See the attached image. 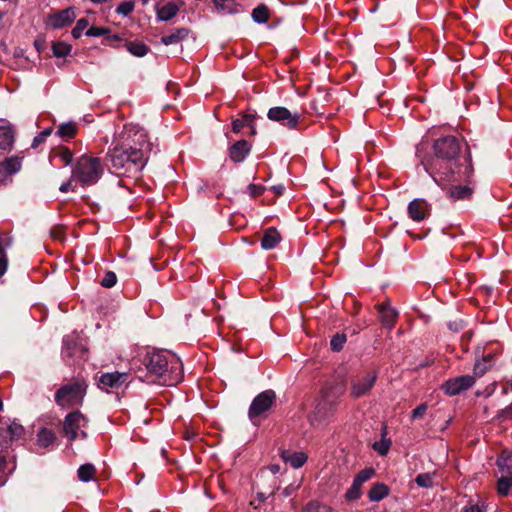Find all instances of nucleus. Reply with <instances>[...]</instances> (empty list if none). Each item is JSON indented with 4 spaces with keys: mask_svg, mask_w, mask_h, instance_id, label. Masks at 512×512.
Instances as JSON below:
<instances>
[{
    "mask_svg": "<svg viewBox=\"0 0 512 512\" xmlns=\"http://www.w3.org/2000/svg\"><path fill=\"white\" fill-rule=\"evenodd\" d=\"M462 147V141L453 135L434 140L432 154L426 155L421 164L437 184L467 181L472 176L471 157L462 152Z\"/></svg>",
    "mask_w": 512,
    "mask_h": 512,
    "instance_id": "1",
    "label": "nucleus"
},
{
    "mask_svg": "<svg viewBox=\"0 0 512 512\" xmlns=\"http://www.w3.org/2000/svg\"><path fill=\"white\" fill-rule=\"evenodd\" d=\"M137 145L133 146L128 138L107 153L106 160L109 169L117 175L136 174L142 170L145 164L144 145L146 136L142 132L135 133Z\"/></svg>",
    "mask_w": 512,
    "mask_h": 512,
    "instance_id": "2",
    "label": "nucleus"
},
{
    "mask_svg": "<svg viewBox=\"0 0 512 512\" xmlns=\"http://www.w3.org/2000/svg\"><path fill=\"white\" fill-rule=\"evenodd\" d=\"M102 174L101 160L91 155H83L78 159L72 171V179L86 187L97 183Z\"/></svg>",
    "mask_w": 512,
    "mask_h": 512,
    "instance_id": "3",
    "label": "nucleus"
},
{
    "mask_svg": "<svg viewBox=\"0 0 512 512\" xmlns=\"http://www.w3.org/2000/svg\"><path fill=\"white\" fill-rule=\"evenodd\" d=\"M87 384L84 380L76 379L62 385L55 393V402L62 408L82 405L86 395Z\"/></svg>",
    "mask_w": 512,
    "mask_h": 512,
    "instance_id": "4",
    "label": "nucleus"
},
{
    "mask_svg": "<svg viewBox=\"0 0 512 512\" xmlns=\"http://www.w3.org/2000/svg\"><path fill=\"white\" fill-rule=\"evenodd\" d=\"M184 377L183 364L172 351L162 349V386H176Z\"/></svg>",
    "mask_w": 512,
    "mask_h": 512,
    "instance_id": "5",
    "label": "nucleus"
},
{
    "mask_svg": "<svg viewBox=\"0 0 512 512\" xmlns=\"http://www.w3.org/2000/svg\"><path fill=\"white\" fill-rule=\"evenodd\" d=\"M276 393L272 389L262 391L254 397L248 409V417L256 424V420L266 418L268 412L276 403Z\"/></svg>",
    "mask_w": 512,
    "mask_h": 512,
    "instance_id": "6",
    "label": "nucleus"
},
{
    "mask_svg": "<svg viewBox=\"0 0 512 512\" xmlns=\"http://www.w3.org/2000/svg\"><path fill=\"white\" fill-rule=\"evenodd\" d=\"M378 379L376 370H367L358 373L351 378L350 396L354 399L364 397L370 393Z\"/></svg>",
    "mask_w": 512,
    "mask_h": 512,
    "instance_id": "7",
    "label": "nucleus"
},
{
    "mask_svg": "<svg viewBox=\"0 0 512 512\" xmlns=\"http://www.w3.org/2000/svg\"><path fill=\"white\" fill-rule=\"evenodd\" d=\"M87 418L79 411H73L66 415L63 422V432L70 442L77 438L86 439L88 434L83 430L87 425Z\"/></svg>",
    "mask_w": 512,
    "mask_h": 512,
    "instance_id": "8",
    "label": "nucleus"
},
{
    "mask_svg": "<svg viewBox=\"0 0 512 512\" xmlns=\"http://www.w3.org/2000/svg\"><path fill=\"white\" fill-rule=\"evenodd\" d=\"M338 405L334 402L319 398L316 405L308 415V421L312 426L326 424L335 414Z\"/></svg>",
    "mask_w": 512,
    "mask_h": 512,
    "instance_id": "9",
    "label": "nucleus"
},
{
    "mask_svg": "<svg viewBox=\"0 0 512 512\" xmlns=\"http://www.w3.org/2000/svg\"><path fill=\"white\" fill-rule=\"evenodd\" d=\"M267 118L273 122H278L290 130L300 129V115L292 113L283 106L271 107L267 112Z\"/></svg>",
    "mask_w": 512,
    "mask_h": 512,
    "instance_id": "10",
    "label": "nucleus"
},
{
    "mask_svg": "<svg viewBox=\"0 0 512 512\" xmlns=\"http://www.w3.org/2000/svg\"><path fill=\"white\" fill-rule=\"evenodd\" d=\"M475 384V377L471 375H461L455 378H450L445 381L441 389L448 396L458 395Z\"/></svg>",
    "mask_w": 512,
    "mask_h": 512,
    "instance_id": "11",
    "label": "nucleus"
},
{
    "mask_svg": "<svg viewBox=\"0 0 512 512\" xmlns=\"http://www.w3.org/2000/svg\"><path fill=\"white\" fill-rule=\"evenodd\" d=\"M375 474L376 471L372 467L365 468L358 472L354 477L351 487L346 491L345 498L348 501L359 499L362 494L361 489L363 484L370 480Z\"/></svg>",
    "mask_w": 512,
    "mask_h": 512,
    "instance_id": "12",
    "label": "nucleus"
},
{
    "mask_svg": "<svg viewBox=\"0 0 512 512\" xmlns=\"http://www.w3.org/2000/svg\"><path fill=\"white\" fill-rule=\"evenodd\" d=\"M76 13L74 7H68L47 17V25L53 29H61L74 22Z\"/></svg>",
    "mask_w": 512,
    "mask_h": 512,
    "instance_id": "13",
    "label": "nucleus"
},
{
    "mask_svg": "<svg viewBox=\"0 0 512 512\" xmlns=\"http://www.w3.org/2000/svg\"><path fill=\"white\" fill-rule=\"evenodd\" d=\"M128 379L127 373L120 372H111V373H103L98 378V387L101 390L106 392L109 389H118L120 388Z\"/></svg>",
    "mask_w": 512,
    "mask_h": 512,
    "instance_id": "14",
    "label": "nucleus"
},
{
    "mask_svg": "<svg viewBox=\"0 0 512 512\" xmlns=\"http://www.w3.org/2000/svg\"><path fill=\"white\" fill-rule=\"evenodd\" d=\"M409 217L416 222L427 218L431 212V205L422 198L412 200L407 207Z\"/></svg>",
    "mask_w": 512,
    "mask_h": 512,
    "instance_id": "15",
    "label": "nucleus"
},
{
    "mask_svg": "<svg viewBox=\"0 0 512 512\" xmlns=\"http://www.w3.org/2000/svg\"><path fill=\"white\" fill-rule=\"evenodd\" d=\"M251 149L252 144L249 141L245 139L238 140L229 147V158L234 163H241L250 154Z\"/></svg>",
    "mask_w": 512,
    "mask_h": 512,
    "instance_id": "16",
    "label": "nucleus"
},
{
    "mask_svg": "<svg viewBox=\"0 0 512 512\" xmlns=\"http://www.w3.org/2000/svg\"><path fill=\"white\" fill-rule=\"evenodd\" d=\"M345 390L346 387L343 382L326 383L320 391V397L338 405V400L344 394Z\"/></svg>",
    "mask_w": 512,
    "mask_h": 512,
    "instance_id": "17",
    "label": "nucleus"
},
{
    "mask_svg": "<svg viewBox=\"0 0 512 512\" xmlns=\"http://www.w3.org/2000/svg\"><path fill=\"white\" fill-rule=\"evenodd\" d=\"M15 141V130L13 126L7 122L0 123V149L10 150Z\"/></svg>",
    "mask_w": 512,
    "mask_h": 512,
    "instance_id": "18",
    "label": "nucleus"
},
{
    "mask_svg": "<svg viewBox=\"0 0 512 512\" xmlns=\"http://www.w3.org/2000/svg\"><path fill=\"white\" fill-rule=\"evenodd\" d=\"M376 307L380 313L382 324L385 327L392 329L396 323L398 312L390 307L389 302H382L377 304Z\"/></svg>",
    "mask_w": 512,
    "mask_h": 512,
    "instance_id": "19",
    "label": "nucleus"
},
{
    "mask_svg": "<svg viewBox=\"0 0 512 512\" xmlns=\"http://www.w3.org/2000/svg\"><path fill=\"white\" fill-rule=\"evenodd\" d=\"M22 166V158L13 156L6 158L0 162V180L3 181L8 176L13 175L20 171Z\"/></svg>",
    "mask_w": 512,
    "mask_h": 512,
    "instance_id": "20",
    "label": "nucleus"
},
{
    "mask_svg": "<svg viewBox=\"0 0 512 512\" xmlns=\"http://www.w3.org/2000/svg\"><path fill=\"white\" fill-rule=\"evenodd\" d=\"M281 239L280 232L275 227H269L264 231L261 247L264 250H272L280 243Z\"/></svg>",
    "mask_w": 512,
    "mask_h": 512,
    "instance_id": "21",
    "label": "nucleus"
},
{
    "mask_svg": "<svg viewBox=\"0 0 512 512\" xmlns=\"http://www.w3.org/2000/svg\"><path fill=\"white\" fill-rule=\"evenodd\" d=\"M281 458L285 463H289L293 468L297 469L302 467L307 461V455L303 452H291L289 450H283Z\"/></svg>",
    "mask_w": 512,
    "mask_h": 512,
    "instance_id": "22",
    "label": "nucleus"
},
{
    "mask_svg": "<svg viewBox=\"0 0 512 512\" xmlns=\"http://www.w3.org/2000/svg\"><path fill=\"white\" fill-rule=\"evenodd\" d=\"M190 34V29L181 27L177 28L171 33L162 36V44L164 45H172L178 44L186 39Z\"/></svg>",
    "mask_w": 512,
    "mask_h": 512,
    "instance_id": "23",
    "label": "nucleus"
},
{
    "mask_svg": "<svg viewBox=\"0 0 512 512\" xmlns=\"http://www.w3.org/2000/svg\"><path fill=\"white\" fill-rule=\"evenodd\" d=\"M390 493V488L382 482H376L372 485L371 489L368 492V498L372 502H378L385 497H387Z\"/></svg>",
    "mask_w": 512,
    "mask_h": 512,
    "instance_id": "24",
    "label": "nucleus"
},
{
    "mask_svg": "<svg viewBox=\"0 0 512 512\" xmlns=\"http://www.w3.org/2000/svg\"><path fill=\"white\" fill-rule=\"evenodd\" d=\"M143 363L148 372L158 375L160 371V353L156 350L152 353L148 352L143 359Z\"/></svg>",
    "mask_w": 512,
    "mask_h": 512,
    "instance_id": "25",
    "label": "nucleus"
},
{
    "mask_svg": "<svg viewBox=\"0 0 512 512\" xmlns=\"http://www.w3.org/2000/svg\"><path fill=\"white\" fill-rule=\"evenodd\" d=\"M256 114L244 113L241 118L234 119L231 123L232 132L240 133L244 127L252 126V122H255Z\"/></svg>",
    "mask_w": 512,
    "mask_h": 512,
    "instance_id": "26",
    "label": "nucleus"
},
{
    "mask_svg": "<svg viewBox=\"0 0 512 512\" xmlns=\"http://www.w3.org/2000/svg\"><path fill=\"white\" fill-rule=\"evenodd\" d=\"M181 5H183L181 0L162 4V21H169L176 16Z\"/></svg>",
    "mask_w": 512,
    "mask_h": 512,
    "instance_id": "27",
    "label": "nucleus"
},
{
    "mask_svg": "<svg viewBox=\"0 0 512 512\" xmlns=\"http://www.w3.org/2000/svg\"><path fill=\"white\" fill-rule=\"evenodd\" d=\"M493 360L494 355L489 353L482 360L477 361L473 369L475 376L482 377L491 368Z\"/></svg>",
    "mask_w": 512,
    "mask_h": 512,
    "instance_id": "28",
    "label": "nucleus"
},
{
    "mask_svg": "<svg viewBox=\"0 0 512 512\" xmlns=\"http://www.w3.org/2000/svg\"><path fill=\"white\" fill-rule=\"evenodd\" d=\"M473 190L468 186H453L448 190L449 197L453 200L469 199Z\"/></svg>",
    "mask_w": 512,
    "mask_h": 512,
    "instance_id": "29",
    "label": "nucleus"
},
{
    "mask_svg": "<svg viewBox=\"0 0 512 512\" xmlns=\"http://www.w3.org/2000/svg\"><path fill=\"white\" fill-rule=\"evenodd\" d=\"M56 440L55 433L48 428H41L37 433V443L41 447H49Z\"/></svg>",
    "mask_w": 512,
    "mask_h": 512,
    "instance_id": "30",
    "label": "nucleus"
},
{
    "mask_svg": "<svg viewBox=\"0 0 512 512\" xmlns=\"http://www.w3.org/2000/svg\"><path fill=\"white\" fill-rule=\"evenodd\" d=\"M251 16L254 22L264 24L270 18V10L267 5L260 4L252 10Z\"/></svg>",
    "mask_w": 512,
    "mask_h": 512,
    "instance_id": "31",
    "label": "nucleus"
},
{
    "mask_svg": "<svg viewBox=\"0 0 512 512\" xmlns=\"http://www.w3.org/2000/svg\"><path fill=\"white\" fill-rule=\"evenodd\" d=\"M124 45L126 49L134 56L143 57L145 56L149 48L143 42L140 41H127L125 40Z\"/></svg>",
    "mask_w": 512,
    "mask_h": 512,
    "instance_id": "32",
    "label": "nucleus"
},
{
    "mask_svg": "<svg viewBox=\"0 0 512 512\" xmlns=\"http://www.w3.org/2000/svg\"><path fill=\"white\" fill-rule=\"evenodd\" d=\"M56 133L64 140L72 139L77 133V125L74 122L63 123L59 125Z\"/></svg>",
    "mask_w": 512,
    "mask_h": 512,
    "instance_id": "33",
    "label": "nucleus"
},
{
    "mask_svg": "<svg viewBox=\"0 0 512 512\" xmlns=\"http://www.w3.org/2000/svg\"><path fill=\"white\" fill-rule=\"evenodd\" d=\"M392 444L391 439L386 438V428L384 427L382 430V438L380 441L374 442L372 445V448L378 452L379 455L385 456L390 449V446Z\"/></svg>",
    "mask_w": 512,
    "mask_h": 512,
    "instance_id": "34",
    "label": "nucleus"
},
{
    "mask_svg": "<svg viewBox=\"0 0 512 512\" xmlns=\"http://www.w3.org/2000/svg\"><path fill=\"white\" fill-rule=\"evenodd\" d=\"M77 474H78V478L81 481L88 482V481L94 479L95 474H96V469H95L94 465L87 463V464L81 465L78 468Z\"/></svg>",
    "mask_w": 512,
    "mask_h": 512,
    "instance_id": "35",
    "label": "nucleus"
},
{
    "mask_svg": "<svg viewBox=\"0 0 512 512\" xmlns=\"http://www.w3.org/2000/svg\"><path fill=\"white\" fill-rule=\"evenodd\" d=\"M512 487V480L510 477H506L502 474V476L498 479L497 482V492L501 496H507L509 494L510 488Z\"/></svg>",
    "mask_w": 512,
    "mask_h": 512,
    "instance_id": "36",
    "label": "nucleus"
},
{
    "mask_svg": "<svg viewBox=\"0 0 512 512\" xmlns=\"http://www.w3.org/2000/svg\"><path fill=\"white\" fill-rule=\"evenodd\" d=\"M347 340L345 333H336L330 341V348L334 352H340Z\"/></svg>",
    "mask_w": 512,
    "mask_h": 512,
    "instance_id": "37",
    "label": "nucleus"
},
{
    "mask_svg": "<svg viewBox=\"0 0 512 512\" xmlns=\"http://www.w3.org/2000/svg\"><path fill=\"white\" fill-rule=\"evenodd\" d=\"M414 481L419 487L422 488H432L434 485L433 474L431 473L418 474Z\"/></svg>",
    "mask_w": 512,
    "mask_h": 512,
    "instance_id": "38",
    "label": "nucleus"
},
{
    "mask_svg": "<svg viewBox=\"0 0 512 512\" xmlns=\"http://www.w3.org/2000/svg\"><path fill=\"white\" fill-rule=\"evenodd\" d=\"M52 51L56 57H65L70 53L71 46L64 42H55L52 45Z\"/></svg>",
    "mask_w": 512,
    "mask_h": 512,
    "instance_id": "39",
    "label": "nucleus"
},
{
    "mask_svg": "<svg viewBox=\"0 0 512 512\" xmlns=\"http://www.w3.org/2000/svg\"><path fill=\"white\" fill-rule=\"evenodd\" d=\"M302 512H332V509L329 506L323 505L317 501H311L306 504Z\"/></svg>",
    "mask_w": 512,
    "mask_h": 512,
    "instance_id": "40",
    "label": "nucleus"
},
{
    "mask_svg": "<svg viewBox=\"0 0 512 512\" xmlns=\"http://www.w3.org/2000/svg\"><path fill=\"white\" fill-rule=\"evenodd\" d=\"M499 469L512 464V451L504 449L496 460Z\"/></svg>",
    "mask_w": 512,
    "mask_h": 512,
    "instance_id": "41",
    "label": "nucleus"
},
{
    "mask_svg": "<svg viewBox=\"0 0 512 512\" xmlns=\"http://www.w3.org/2000/svg\"><path fill=\"white\" fill-rule=\"evenodd\" d=\"M270 488L271 490L269 493L263 491L257 492L256 498L259 502H264L269 496H273L276 493V491L279 490L280 485L276 478L273 479V483H271Z\"/></svg>",
    "mask_w": 512,
    "mask_h": 512,
    "instance_id": "42",
    "label": "nucleus"
},
{
    "mask_svg": "<svg viewBox=\"0 0 512 512\" xmlns=\"http://www.w3.org/2000/svg\"><path fill=\"white\" fill-rule=\"evenodd\" d=\"M89 23L86 18H81L76 22L75 27L72 29V36L75 39H79L82 36L83 31L88 27Z\"/></svg>",
    "mask_w": 512,
    "mask_h": 512,
    "instance_id": "43",
    "label": "nucleus"
},
{
    "mask_svg": "<svg viewBox=\"0 0 512 512\" xmlns=\"http://www.w3.org/2000/svg\"><path fill=\"white\" fill-rule=\"evenodd\" d=\"M6 428L7 430H9V435L11 436L13 441L20 439L24 434L23 426L15 422L10 424Z\"/></svg>",
    "mask_w": 512,
    "mask_h": 512,
    "instance_id": "44",
    "label": "nucleus"
},
{
    "mask_svg": "<svg viewBox=\"0 0 512 512\" xmlns=\"http://www.w3.org/2000/svg\"><path fill=\"white\" fill-rule=\"evenodd\" d=\"M117 283V276L114 272L108 271L105 273L104 277L100 281V284L104 288H111Z\"/></svg>",
    "mask_w": 512,
    "mask_h": 512,
    "instance_id": "45",
    "label": "nucleus"
},
{
    "mask_svg": "<svg viewBox=\"0 0 512 512\" xmlns=\"http://www.w3.org/2000/svg\"><path fill=\"white\" fill-rule=\"evenodd\" d=\"M134 7L135 5L133 1H124L118 5L116 12L123 16H127L134 10Z\"/></svg>",
    "mask_w": 512,
    "mask_h": 512,
    "instance_id": "46",
    "label": "nucleus"
},
{
    "mask_svg": "<svg viewBox=\"0 0 512 512\" xmlns=\"http://www.w3.org/2000/svg\"><path fill=\"white\" fill-rule=\"evenodd\" d=\"M109 33H110L109 28L92 26L86 31V36L99 37V36H103V35H108Z\"/></svg>",
    "mask_w": 512,
    "mask_h": 512,
    "instance_id": "47",
    "label": "nucleus"
},
{
    "mask_svg": "<svg viewBox=\"0 0 512 512\" xmlns=\"http://www.w3.org/2000/svg\"><path fill=\"white\" fill-rule=\"evenodd\" d=\"M265 187L260 184L251 183L247 186V193L251 197H258L263 194Z\"/></svg>",
    "mask_w": 512,
    "mask_h": 512,
    "instance_id": "48",
    "label": "nucleus"
},
{
    "mask_svg": "<svg viewBox=\"0 0 512 512\" xmlns=\"http://www.w3.org/2000/svg\"><path fill=\"white\" fill-rule=\"evenodd\" d=\"M465 325L466 323L462 319L451 320L447 323L448 329L454 333L460 332L465 327Z\"/></svg>",
    "mask_w": 512,
    "mask_h": 512,
    "instance_id": "49",
    "label": "nucleus"
},
{
    "mask_svg": "<svg viewBox=\"0 0 512 512\" xmlns=\"http://www.w3.org/2000/svg\"><path fill=\"white\" fill-rule=\"evenodd\" d=\"M50 235L54 240L63 241L65 239V227L64 226H54L50 230Z\"/></svg>",
    "mask_w": 512,
    "mask_h": 512,
    "instance_id": "50",
    "label": "nucleus"
},
{
    "mask_svg": "<svg viewBox=\"0 0 512 512\" xmlns=\"http://www.w3.org/2000/svg\"><path fill=\"white\" fill-rule=\"evenodd\" d=\"M476 283V276L472 273H464L462 278L458 280V285H464L469 288L471 285Z\"/></svg>",
    "mask_w": 512,
    "mask_h": 512,
    "instance_id": "51",
    "label": "nucleus"
},
{
    "mask_svg": "<svg viewBox=\"0 0 512 512\" xmlns=\"http://www.w3.org/2000/svg\"><path fill=\"white\" fill-rule=\"evenodd\" d=\"M12 438L9 435V430L6 427L0 428V446L8 447V445L12 442Z\"/></svg>",
    "mask_w": 512,
    "mask_h": 512,
    "instance_id": "52",
    "label": "nucleus"
},
{
    "mask_svg": "<svg viewBox=\"0 0 512 512\" xmlns=\"http://www.w3.org/2000/svg\"><path fill=\"white\" fill-rule=\"evenodd\" d=\"M427 404L426 403H422L420 405H418L411 413V418L413 420L415 419H419V418H422L424 416V414L426 413L427 411Z\"/></svg>",
    "mask_w": 512,
    "mask_h": 512,
    "instance_id": "53",
    "label": "nucleus"
},
{
    "mask_svg": "<svg viewBox=\"0 0 512 512\" xmlns=\"http://www.w3.org/2000/svg\"><path fill=\"white\" fill-rule=\"evenodd\" d=\"M266 471H269L272 474V480L274 478L277 479L276 474H278L281 471V466L279 464H271L267 468L261 470V477L264 476Z\"/></svg>",
    "mask_w": 512,
    "mask_h": 512,
    "instance_id": "54",
    "label": "nucleus"
},
{
    "mask_svg": "<svg viewBox=\"0 0 512 512\" xmlns=\"http://www.w3.org/2000/svg\"><path fill=\"white\" fill-rule=\"evenodd\" d=\"M60 157L65 165H69L72 162L73 154L68 148H63L60 151Z\"/></svg>",
    "mask_w": 512,
    "mask_h": 512,
    "instance_id": "55",
    "label": "nucleus"
},
{
    "mask_svg": "<svg viewBox=\"0 0 512 512\" xmlns=\"http://www.w3.org/2000/svg\"><path fill=\"white\" fill-rule=\"evenodd\" d=\"M50 134H51V129H45L38 136H36L34 138L32 146L36 147L40 143L44 142L46 137L49 136Z\"/></svg>",
    "mask_w": 512,
    "mask_h": 512,
    "instance_id": "56",
    "label": "nucleus"
},
{
    "mask_svg": "<svg viewBox=\"0 0 512 512\" xmlns=\"http://www.w3.org/2000/svg\"><path fill=\"white\" fill-rule=\"evenodd\" d=\"M7 466V461L5 457L0 456V486H2L5 481V469Z\"/></svg>",
    "mask_w": 512,
    "mask_h": 512,
    "instance_id": "57",
    "label": "nucleus"
},
{
    "mask_svg": "<svg viewBox=\"0 0 512 512\" xmlns=\"http://www.w3.org/2000/svg\"><path fill=\"white\" fill-rule=\"evenodd\" d=\"M499 417L511 418L512 417V402L504 409L498 412Z\"/></svg>",
    "mask_w": 512,
    "mask_h": 512,
    "instance_id": "58",
    "label": "nucleus"
},
{
    "mask_svg": "<svg viewBox=\"0 0 512 512\" xmlns=\"http://www.w3.org/2000/svg\"><path fill=\"white\" fill-rule=\"evenodd\" d=\"M166 90L168 93H172L173 95H178L180 92L179 86L176 83H173L171 81H169L166 84Z\"/></svg>",
    "mask_w": 512,
    "mask_h": 512,
    "instance_id": "59",
    "label": "nucleus"
},
{
    "mask_svg": "<svg viewBox=\"0 0 512 512\" xmlns=\"http://www.w3.org/2000/svg\"><path fill=\"white\" fill-rule=\"evenodd\" d=\"M277 196H281L284 191L285 187L283 184L274 185L270 188Z\"/></svg>",
    "mask_w": 512,
    "mask_h": 512,
    "instance_id": "60",
    "label": "nucleus"
},
{
    "mask_svg": "<svg viewBox=\"0 0 512 512\" xmlns=\"http://www.w3.org/2000/svg\"><path fill=\"white\" fill-rule=\"evenodd\" d=\"M73 181H75V180L71 178V179H70V180H68L67 182L63 183V184L60 186V188H59V189H60V191L65 193V192H68L70 189H72V190H73V188H72V182H73Z\"/></svg>",
    "mask_w": 512,
    "mask_h": 512,
    "instance_id": "61",
    "label": "nucleus"
},
{
    "mask_svg": "<svg viewBox=\"0 0 512 512\" xmlns=\"http://www.w3.org/2000/svg\"><path fill=\"white\" fill-rule=\"evenodd\" d=\"M512 392V378L510 380L505 381L502 386V393L507 394L508 392Z\"/></svg>",
    "mask_w": 512,
    "mask_h": 512,
    "instance_id": "62",
    "label": "nucleus"
},
{
    "mask_svg": "<svg viewBox=\"0 0 512 512\" xmlns=\"http://www.w3.org/2000/svg\"><path fill=\"white\" fill-rule=\"evenodd\" d=\"M501 471V473L503 475H505L506 477H510L511 480H512V464L506 466V467H503L501 469H499Z\"/></svg>",
    "mask_w": 512,
    "mask_h": 512,
    "instance_id": "63",
    "label": "nucleus"
},
{
    "mask_svg": "<svg viewBox=\"0 0 512 512\" xmlns=\"http://www.w3.org/2000/svg\"><path fill=\"white\" fill-rule=\"evenodd\" d=\"M462 512H482L478 505H470L463 508Z\"/></svg>",
    "mask_w": 512,
    "mask_h": 512,
    "instance_id": "64",
    "label": "nucleus"
}]
</instances>
